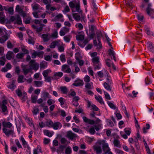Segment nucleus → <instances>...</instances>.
Here are the masks:
<instances>
[{
	"mask_svg": "<svg viewBox=\"0 0 154 154\" xmlns=\"http://www.w3.org/2000/svg\"><path fill=\"white\" fill-rule=\"evenodd\" d=\"M96 34L97 39L98 42V45L97 44V40L96 39L93 40V43L95 46L97 47V48L98 49H100L102 48V45L100 41V38L102 36V34L101 32L100 31L97 32Z\"/></svg>",
	"mask_w": 154,
	"mask_h": 154,
	"instance_id": "nucleus-1",
	"label": "nucleus"
},
{
	"mask_svg": "<svg viewBox=\"0 0 154 154\" xmlns=\"http://www.w3.org/2000/svg\"><path fill=\"white\" fill-rule=\"evenodd\" d=\"M97 143L99 145H102L103 149L104 152V154H107L110 151L108 144L105 143L104 140H98L97 142Z\"/></svg>",
	"mask_w": 154,
	"mask_h": 154,
	"instance_id": "nucleus-2",
	"label": "nucleus"
},
{
	"mask_svg": "<svg viewBox=\"0 0 154 154\" xmlns=\"http://www.w3.org/2000/svg\"><path fill=\"white\" fill-rule=\"evenodd\" d=\"M151 4L149 3L146 11L147 14L151 17L152 18H154V10L151 8Z\"/></svg>",
	"mask_w": 154,
	"mask_h": 154,
	"instance_id": "nucleus-3",
	"label": "nucleus"
},
{
	"mask_svg": "<svg viewBox=\"0 0 154 154\" xmlns=\"http://www.w3.org/2000/svg\"><path fill=\"white\" fill-rule=\"evenodd\" d=\"M29 67L31 69H32L36 71L38 69L39 64L35 62V60H31L29 62Z\"/></svg>",
	"mask_w": 154,
	"mask_h": 154,
	"instance_id": "nucleus-4",
	"label": "nucleus"
},
{
	"mask_svg": "<svg viewBox=\"0 0 154 154\" xmlns=\"http://www.w3.org/2000/svg\"><path fill=\"white\" fill-rule=\"evenodd\" d=\"M45 25L43 24H41L40 25H32V27L35 29L37 32H41L43 29V27L45 26Z\"/></svg>",
	"mask_w": 154,
	"mask_h": 154,
	"instance_id": "nucleus-5",
	"label": "nucleus"
},
{
	"mask_svg": "<svg viewBox=\"0 0 154 154\" xmlns=\"http://www.w3.org/2000/svg\"><path fill=\"white\" fill-rule=\"evenodd\" d=\"M100 145L98 144L97 143L96 145L93 146L94 149L96 151L97 154H101L102 152Z\"/></svg>",
	"mask_w": 154,
	"mask_h": 154,
	"instance_id": "nucleus-6",
	"label": "nucleus"
},
{
	"mask_svg": "<svg viewBox=\"0 0 154 154\" xmlns=\"http://www.w3.org/2000/svg\"><path fill=\"white\" fill-rule=\"evenodd\" d=\"M62 70L63 72L67 73H70L71 72V69L69 66L66 64L62 66Z\"/></svg>",
	"mask_w": 154,
	"mask_h": 154,
	"instance_id": "nucleus-7",
	"label": "nucleus"
},
{
	"mask_svg": "<svg viewBox=\"0 0 154 154\" xmlns=\"http://www.w3.org/2000/svg\"><path fill=\"white\" fill-rule=\"evenodd\" d=\"M3 132L8 137L11 135H13L14 134L13 130L8 129L5 128H3Z\"/></svg>",
	"mask_w": 154,
	"mask_h": 154,
	"instance_id": "nucleus-8",
	"label": "nucleus"
},
{
	"mask_svg": "<svg viewBox=\"0 0 154 154\" xmlns=\"http://www.w3.org/2000/svg\"><path fill=\"white\" fill-rule=\"evenodd\" d=\"M76 136V135L72 133L71 131H68L67 133V137L72 140H73Z\"/></svg>",
	"mask_w": 154,
	"mask_h": 154,
	"instance_id": "nucleus-9",
	"label": "nucleus"
},
{
	"mask_svg": "<svg viewBox=\"0 0 154 154\" xmlns=\"http://www.w3.org/2000/svg\"><path fill=\"white\" fill-rule=\"evenodd\" d=\"M26 66L24 65L22 66V70L23 72V73L24 75H26L31 70V69L30 68H26Z\"/></svg>",
	"mask_w": 154,
	"mask_h": 154,
	"instance_id": "nucleus-10",
	"label": "nucleus"
},
{
	"mask_svg": "<svg viewBox=\"0 0 154 154\" xmlns=\"http://www.w3.org/2000/svg\"><path fill=\"white\" fill-rule=\"evenodd\" d=\"M75 83L73 84L72 85L75 86H81L83 85L84 84L83 81L81 80H79L78 81H75Z\"/></svg>",
	"mask_w": 154,
	"mask_h": 154,
	"instance_id": "nucleus-11",
	"label": "nucleus"
},
{
	"mask_svg": "<svg viewBox=\"0 0 154 154\" xmlns=\"http://www.w3.org/2000/svg\"><path fill=\"white\" fill-rule=\"evenodd\" d=\"M75 11H74V12L76 11L77 12L79 13H82V11L80 8V4L79 3H76L75 6Z\"/></svg>",
	"mask_w": 154,
	"mask_h": 154,
	"instance_id": "nucleus-12",
	"label": "nucleus"
},
{
	"mask_svg": "<svg viewBox=\"0 0 154 154\" xmlns=\"http://www.w3.org/2000/svg\"><path fill=\"white\" fill-rule=\"evenodd\" d=\"M147 48L149 49L151 51L153 52L154 51V46L153 45L152 43L150 42H147L146 44Z\"/></svg>",
	"mask_w": 154,
	"mask_h": 154,
	"instance_id": "nucleus-13",
	"label": "nucleus"
},
{
	"mask_svg": "<svg viewBox=\"0 0 154 154\" xmlns=\"http://www.w3.org/2000/svg\"><path fill=\"white\" fill-rule=\"evenodd\" d=\"M49 95V94L48 92L45 91L42 93L41 97L45 101L46 99L48 97Z\"/></svg>",
	"mask_w": 154,
	"mask_h": 154,
	"instance_id": "nucleus-14",
	"label": "nucleus"
},
{
	"mask_svg": "<svg viewBox=\"0 0 154 154\" xmlns=\"http://www.w3.org/2000/svg\"><path fill=\"white\" fill-rule=\"evenodd\" d=\"M63 75V73L61 72H57L54 74V79H58L60 77H62Z\"/></svg>",
	"mask_w": 154,
	"mask_h": 154,
	"instance_id": "nucleus-15",
	"label": "nucleus"
},
{
	"mask_svg": "<svg viewBox=\"0 0 154 154\" xmlns=\"http://www.w3.org/2000/svg\"><path fill=\"white\" fill-rule=\"evenodd\" d=\"M20 140L22 142V144L24 148H26L28 146H29L22 136L20 137Z\"/></svg>",
	"mask_w": 154,
	"mask_h": 154,
	"instance_id": "nucleus-16",
	"label": "nucleus"
},
{
	"mask_svg": "<svg viewBox=\"0 0 154 154\" xmlns=\"http://www.w3.org/2000/svg\"><path fill=\"white\" fill-rule=\"evenodd\" d=\"M45 126L49 128H51L53 127V122L51 120H48L45 122Z\"/></svg>",
	"mask_w": 154,
	"mask_h": 154,
	"instance_id": "nucleus-17",
	"label": "nucleus"
},
{
	"mask_svg": "<svg viewBox=\"0 0 154 154\" xmlns=\"http://www.w3.org/2000/svg\"><path fill=\"white\" fill-rule=\"evenodd\" d=\"M92 61L93 63V65L97 64L100 63L99 58L98 57L92 58Z\"/></svg>",
	"mask_w": 154,
	"mask_h": 154,
	"instance_id": "nucleus-18",
	"label": "nucleus"
},
{
	"mask_svg": "<svg viewBox=\"0 0 154 154\" xmlns=\"http://www.w3.org/2000/svg\"><path fill=\"white\" fill-rule=\"evenodd\" d=\"M2 125L4 128L7 127L10 128L12 126L11 124L9 122H6L5 121L3 122Z\"/></svg>",
	"mask_w": 154,
	"mask_h": 154,
	"instance_id": "nucleus-19",
	"label": "nucleus"
},
{
	"mask_svg": "<svg viewBox=\"0 0 154 154\" xmlns=\"http://www.w3.org/2000/svg\"><path fill=\"white\" fill-rule=\"evenodd\" d=\"M95 98L96 100L98 101L100 104H104L103 99L101 96H99V97H98L96 95H95Z\"/></svg>",
	"mask_w": 154,
	"mask_h": 154,
	"instance_id": "nucleus-20",
	"label": "nucleus"
},
{
	"mask_svg": "<svg viewBox=\"0 0 154 154\" xmlns=\"http://www.w3.org/2000/svg\"><path fill=\"white\" fill-rule=\"evenodd\" d=\"M23 79L26 80V79L24 78V76L23 75H21L18 76L17 81L18 83H23L24 82Z\"/></svg>",
	"mask_w": 154,
	"mask_h": 154,
	"instance_id": "nucleus-21",
	"label": "nucleus"
},
{
	"mask_svg": "<svg viewBox=\"0 0 154 154\" xmlns=\"http://www.w3.org/2000/svg\"><path fill=\"white\" fill-rule=\"evenodd\" d=\"M72 16L74 19L76 21H79L81 19V17L77 13H73Z\"/></svg>",
	"mask_w": 154,
	"mask_h": 154,
	"instance_id": "nucleus-22",
	"label": "nucleus"
},
{
	"mask_svg": "<svg viewBox=\"0 0 154 154\" xmlns=\"http://www.w3.org/2000/svg\"><path fill=\"white\" fill-rule=\"evenodd\" d=\"M42 38L45 42H48L50 40L48 35L47 34H42Z\"/></svg>",
	"mask_w": 154,
	"mask_h": 154,
	"instance_id": "nucleus-23",
	"label": "nucleus"
},
{
	"mask_svg": "<svg viewBox=\"0 0 154 154\" xmlns=\"http://www.w3.org/2000/svg\"><path fill=\"white\" fill-rule=\"evenodd\" d=\"M33 10L34 11H36L38 10L39 8V5L36 3H34L32 5Z\"/></svg>",
	"mask_w": 154,
	"mask_h": 154,
	"instance_id": "nucleus-24",
	"label": "nucleus"
},
{
	"mask_svg": "<svg viewBox=\"0 0 154 154\" xmlns=\"http://www.w3.org/2000/svg\"><path fill=\"white\" fill-rule=\"evenodd\" d=\"M8 37L7 35L3 36L1 38H0V43H4L8 39Z\"/></svg>",
	"mask_w": 154,
	"mask_h": 154,
	"instance_id": "nucleus-25",
	"label": "nucleus"
},
{
	"mask_svg": "<svg viewBox=\"0 0 154 154\" xmlns=\"http://www.w3.org/2000/svg\"><path fill=\"white\" fill-rule=\"evenodd\" d=\"M59 44V42L57 41H54L53 42L51 43L50 45V47L52 48H55V46Z\"/></svg>",
	"mask_w": 154,
	"mask_h": 154,
	"instance_id": "nucleus-26",
	"label": "nucleus"
},
{
	"mask_svg": "<svg viewBox=\"0 0 154 154\" xmlns=\"http://www.w3.org/2000/svg\"><path fill=\"white\" fill-rule=\"evenodd\" d=\"M34 82L35 85L37 87H40L42 85L43 82L37 81H34Z\"/></svg>",
	"mask_w": 154,
	"mask_h": 154,
	"instance_id": "nucleus-27",
	"label": "nucleus"
},
{
	"mask_svg": "<svg viewBox=\"0 0 154 154\" xmlns=\"http://www.w3.org/2000/svg\"><path fill=\"white\" fill-rule=\"evenodd\" d=\"M144 28L148 35H151L152 32L150 31V29L146 25H145L144 26Z\"/></svg>",
	"mask_w": 154,
	"mask_h": 154,
	"instance_id": "nucleus-28",
	"label": "nucleus"
},
{
	"mask_svg": "<svg viewBox=\"0 0 154 154\" xmlns=\"http://www.w3.org/2000/svg\"><path fill=\"white\" fill-rule=\"evenodd\" d=\"M16 23L18 24H21L22 23L21 19L20 16L18 15H16Z\"/></svg>",
	"mask_w": 154,
	"mask_h": 154,
	"instance_id": "nucleus-29",
	"label": "nucleus"
},
{
	"mask_svg": "<svg viewBox=\"0 0 154 154\" xmlns=\"http://www.w3.org/2000/svg\"><path fill=\"white\" fill-rule=\"evenodd\" d=\"M71 36L69 35H67L64 36L63 37L64 40L66 42H70Z\"/></svg>",
	"mask_w": 154,
	"mask_h": 154,
	"instance_id": "nucleus-30",
	"label": "nucleus"
},
{
	"mask_svg": "<svg viewBox=\"0 0 154 154\" xmlns=\"http://www.w3.org/2000/svg\"><path fill=\"white\" fill-rule=\"evenodd\" d=\"M113 143L115 146L118 147H120V142L117 139H115L114 140Z\"/></svg>",
	"mask_w": 154,
	"mask_h": 154,
	"instance_id": "nucleus-31",
	"label": "nucleus"
},
{
	"mask_svg": "<svg viewBox=\"0 0 154 154\" xmlns=\"http://www.w3.org/2000/svg\"><path fill=\"white\" fill-rule=\"evenodd\" d=\"M110 84H108L106 82H104L103 83V86L108 91H111L110 87L109 85Z\"/></svg>",
	"mask_w": 154,
	"mask_h": 154,
	"instance_id": "nucleus-32",
	"label": "nucleus"
},
{
	"mask_svg": "<svg viewBox=\"0 0 154 154\" xmlns=\"http://www.w3.org/2000/svg\"><path fill=\"white\" fill-rule=\"evenodd\" d=\"M5 57H2L0 58V65L4 66L5 64Z\"/></svg>",
	"mask_w": 154,
	"mask_h": 154,
	"instance_id": "nucleus-33",
	"label": "nucleus"
},
{
	"mask_svg": "<svg viewBox=\"0 0 154 154\" xmlns=\"http://www.w3.org/2000/svg\"><path fill=\"white\" fill-rule=\"evenodd\" d=\"M60 123L59 122H56L54 123H53V127L54 129L57 130L59 128V126Z\"/></svg>",
	"mask_w": 154,
	"mask_h": 154,
	"instance_id": "nucleus-34",
	"label": "nucleus"
},
{
	"mask_svg": "<svg viewBox=\"0 0 154 154\" xmlns=\"http://www.w3.org/2000/svg\"><path fill=\"white\" fill-rule=\"evenodd\" d=\"M69 7L71 8L72 10V12H74L75 11L74 9H75V5L72 2H70L69 3Z\"/></svg>",
	"mask_w": 154,
	"mask_h": 154,
	"instance_id": "nucleus-35",
	"label": "nucleus"
},
{
	"mask_svg": "<svg viewBox=\"0 0 154 154\" xmlns=\"http://www.w3.org/2000/svg\"><path fill=\"white\" fill-rule=\"evenodd\" d=\"M76 38L77 40L82 41L84 38V36L82 35H77L76 36Z\"/></svg>",
	"mask_w": 154,
	"mask_h": 154,
	"instance_id": "nucleus-36",
	"label": "nucleus"
},
{
	"mask_svg": "<svg viewBox=\"0 0 154 154\" xmlns=\"http://www.w3.org/2000/svg\"><path fill=\"white\" fill-rule=\"evenodd\" d=\"M16 86L14 85V82L13 81L12 82V83L9 85L8 88L11 89L12 91H13L16 88Z\"/></svg>",
	"mask_w": 154,
	"mask_h": 154,
	"instance_id": "nucleus-37",
	"label": "nucleus"
},
{
	"mask_svg": "<svg viewBox=\"0 0 154 154\" xmlns=\"http://www.w3.org/2000/svg\"><path fill=\"white\" fill-rule=\"evenodd\" d=\"M38 96L36 95H32L31 97L32 102L33 103H35L36 102Z\"/></svg>",
	"mask_w": 154,
	"mask_h": 154,
	"instance_id": "nucleus-38",
	"label": "nucleus"
},
{
	"mask_svg": "<svg viewBox=\"0 0 154 154\" xmlns=\"http://www.w3.org/2000/svg\"><path fill=\"white\" fill-rule=\"evenodd\" d=\"M12 52L9 51L6 55V58L8 60H10L12 58Z\"/></svg>",
	"mask_w": 154,
	"mask_h": 154,
	"instance_id": "nucleus-39",
	"label": "nucleus"
},
{
	"mask_svg": "<svg viewBox=\"0 0 154 154\" xmlns=\"http://www.w3.org/2000/svg\"><path fill=\"white\" fill-rule=\"evenodd\" d=\"M72 152V149L69 146L67 147L65 149V153L66 154H71Z\"/></svg>",
	"mask_w": 154,
	"mask_h": 154,
	"instance_id": "nucleus-40",
	"label": "nucleus"
},
{
	"mask_svg": "<svg viewBox=\"0 0 154 154\" xmlns=\"http://www.w3.org/2000/svg\"><path fill=\"white\" fill-rule=\"evenodd\" d=\"M47 66V63L44 61L40 63V67L41 68L44 69Z\"/></svg>",
	"mask_w": 154,
	"mask_h": 154,
	"instance_id": "nucleus-41",
	"label": "nucleus"
},
{
	"mask_svg": "<svg viewBox=\"0 0 154 154\" xmlns=\"http://www.w3.org/2000/svg\"><path fill=\"white\" fill-rule=\"evenodd\" d=\"M60 89L63 94H66L68 92L67 89L66 87H61Z\"/></svg>",
	"mask_w": 154,
	"mask_h": 154,
	"instance_id": "nucleus-42",
	"label": "nucleus"
},
{
	"mask_svg": "<svg viewBox=\"0 0 154 154\" xmlns=\"http://www.w3.org/2000/svg\"><path fill=\"white\" fill-rule=\"evenodd\" d=\"M44 134L47 136L51 137L52 136V134L48 130H45L44 131Z\"/></svg>",
	"mask_w": 154,
	"mask_h": 154,
	"instance_id": "nucleus-43",
	"label": "nucleus"
},
{
	"mask_svg": "<svg viewBox=\"0 0 154 154\" xmlns=\"http://www.w3.org/2000/svg\"><path fill=\"white\" fill-rule=\"evenodd\" d=\"M109 106L112 109H116V106L112 103L108 101L107 102Z\"/></svg>",
	"mask_w": 154,
	"mask_h": 154,
	"instance_id": "nucleus-44",
	"label": "nucleus"
},
{
	"mask_svg": "<svg viewBox=\"0 0 154 154\" xmlns=\"http://www.w3.org/2000/svg\"><path fill=\"white\" fill-rule=\"evenodd\" d=\"M16 11L17 12H18L19 13H20L23 11L21 8L20 6L19 5H17L15 9Z\"/></svg>",
	"mask_w": 154,
	"mask_h": 154,
	"instance_id": "nucleus-45",
	"label": "nucleus"
},
{
	"mask_svg": "<svg viewBox=\"0 0 154 154\" xmlns=\"http://www.w3.org/2000/svg\"><path fill=\"white\" fill-rule=\"evenodd\" d=\"M26 121L27 123L30 125L31 126L32 125L34 126L33 124L32 123V119L30 118H28L26 119Z\"/></svg>",
	"mask_w": 154,
	"mask_h": 154,
	"instance_id": "nucleus-46",
	"label": "nucleus"
},
{
	"mask_svg": "<svg viewBox=\"0 0 154 154\" xmlns=\"http://www.w3.org/2000/svg\"><path fill=\"white\" fill-rule=\"evenodd\" d=\"M93 65L95 70L99 69L100 68L101 63H100L97 64H94Z\"/></svg>",
	"mask_w": 154,
	"mask_h": 154,
	"instance_id": "nucleus-47",
	"label": "nucleus"
},
{
	"mask_svg": "<svg viewBox=\"0 0 154 154\" xmlns=\"http://www.w3.org/2000/svg\"><path fill=\"white\" fill-rule=\"evenodd\" d=\"M54 79V76L51 77V76H48L47 77L45 78V81H47V82H51V79Z\"/></svg>",
	"mask_w": 154,
	"mask_h": 154,
	"instance_id": "nucleus-48",
	"label": "nucleus"
},
{
	"mask_svg": "<svg viewBox=\"0 0 154 154\" xmlns=\"http://www.w3.org/2000/svg\"><path fill=\"white\" fill-rule=\"evenodd\" d=\"M59 102L60 103L61 106L64 104L65 102V100L63 97H60L58 100Z\"/></svg>",
	"mask_w": 154,
	"mask_h": 154,
	"instance_id": "nucleus-49",
	"label": "nucleus"
},
{
	"mask_svg": "<svg viewBox=\"0 0 154 154\" xmlns=\"http://www.w3.org/2000/svg\"><path fill=\"white\" fill-rule=\"evenodd\" d=\"M24 55V54L23 53H18L16 55V57L18 59H20L23 57Z\"/></svg>",
	"mask_w": 154,
	"mask_h": 154,
	"instance_id": "nucleus-50",
	"label": "nucleus"
},
{
	"mask_svg": "<svg viewBox=\"0 0 154 154\" xmlns=\"http://www.w3.org/2000/svg\"><path fill=\"white\" fill-rule=\"evenodd\" d=\"M130 129L128 128H125L124 129L125 132V134H127V135H129L131 134V131L130 130H129Z\"/></svg>",
	"mask_w": 154,
	"mask_h": 154,
	"instance_id": "nucleus-51",
	"label": "nucleus"
},
{
	"mask_svg": "<svg viewBox=\"0 0 154 154\" xmlns=\"http://www.w3.org/2000/svg\"><path fill=\"white\" fill-rule=\"evenodd\" d=\"M41 1L45 5L51 4V0H41Z\"/></svg>",
	"mask_w": 154,
	"mask_h": 154,
	"instance_id": "nucleus-52",
	"label": "nucleus"
},
{
	"mask_svg": "<svg viewBox=\"0 0 154 154\" xmlns=\"http://www.w3.org/2000/svg\"><path fill=\"white\" fill-rule=\"evenodd\" d=\"M89 74L92 76L94 75V72L91 67H89L88 69Z\"/></svg>",
	"mask_w": 154,
	"mask_h": 154,
	"instance_id": "nucleus-53",
	"label": "nucleus"
},
{
	"mask_svg": "<svg viewBox=\"0 0 154 154\" xmlns=\"http://www.w3.org/2000/svg\"><path fill=\"white\" fill-rule=\"evenodd\" d=\"M84 81L86 82H89L90 80V77L88 75H86L84 79Z\"/></svg>",
	"mask_w": 154,
	"mask_h": 154,
	"instance_id": "nucleus-54",
	"label": "nucleus"
},
{
	"mask_svg": "<svg viewBox=\"0 0 154 154\" xmlns=\"http://www.w3.org/2000/svg\"><path fill=\"white\" fill-rule=\"evenodd\" d=\"M109 54L110 56H112V57L115 55V53L114 52V51L111 50V49H109Z\"/></svg>",
	"mask_w": 154,
	"mask_h": 154,
	"instance_id": "nucleus-55",
	"label": "nucleus"
},
{
	"mask_svg": "<svg viewBox=\"0 0 154 154\" xmlns=\"http://www.w3.org/2000/svg\"><path fill=\"white\" fill-rule=\"evenodd\" d=\"M115 152L116 153L119 154H124L123 151L118 149H115Z\"/></svg>",
	"mask_w": 154,
	"mask_h": 154,
	"instance_id": "nucleus-56",
	"label": "nucleus"
},
{
	"mask_svg": "<svg viewBox=\"0 0 154 154\" xmlns=\"http://www.w3.org/2000/svg\"><path fill=\"white\" fill-rule=\"evenodd\" d=\"M85 87L88 89H90L92 88L91 85L89 83H88L85 84Z\"/></svg>",
	"mask_w": 154,
	"mask_h": 154,
	"instance_id": "nucleus-57",
	"label": "nucleus"
},
{
	"mask_svg": "<svg viewBox=\"0 0 154 154\" xmlns=\"http://www.w3.org/2000/svg\"><path fill=\"white\" fill-rule=\"evenodd\" d=\"M144 18V16L143 15L141 14H138L137 15V18L138 20L140 21H142Z\"/></svg>",
	"mask_w": 154,
	"mask_h": 154,
	"instance_id": "nucleus-58",
	"label": "nucleus"
},
{
	"mask_svg": "<svg viewBox=\"0 0 154 154\" xmlns=\"http://www.w3.org/2000/svg\"><path fill=\"white\" fill-rule=\"evenodd\" d=\"M149 3H148V2H143L142 4V5L140 6V7L142 8L143 9L144 8V7L147 5L148 6V5ZM148 6H147V7Z\"/></svg>",
	"mask_w": 154,
	"mask_h": 154,
	"instance_id": "nucleus-59",
	"label": "nucleus"
},
{
	"mask_svg": "<svg viewBox=\"0 0 154 154\" xmlns=\"http://www.w3.org/2000/svg\"><path fill=\"white\" fill-rule=\"evenodd\" d=\"M16 92L18 96L20 97L23 95L21 92L20 89H18L17 90Z\"/></svg>",
	"mask_w": 154,
	"mask_h": 154,
	"instance_id": "nucleus-60",
	"label": "nucleus"
},
{
	"mask_svg": "<svg viewBox=\"0 0 154 154\" xmlns=\"http://www.w3.org/2000/svg\"><path fill=\"white\" fill-rule=\"evenodd\" d=\"M15 142L17 146L19 148H22V146L21 144H20V143H19L18 140H15Z\"/></svg>",
	"mask_w": 154,
	"mask_h": 154,
	"instance_id": "nucleus-61",
	"label": "nucleus"
},
{
	"mask_svg": "<svg viewBox=\"0 0 154 154\" xmlns=\"http://www.w3.org/2000/svg\"><path fill=\"white\" fill-rule=\"evenodd\" d=\"M60 60L62 62H64L66 61L65 56L63 54H61L60 56Z\"/></svg>",
	"mask_w": 154,
	"mask_h": 154,
	"instance_id": "nucleus-62",
	"label": "nucleus"
},
{
	"mask_svg": "<svg viewBox=\"0 0 154 154\" xmlns=\"http://www.w3.org/2000/svg\"><path fill=\"white\" fill-rule=\"evenodd\" d=\"M89 132L91 134H94L95 132L94 128H91L89 129Z\"/></svg>",
	"mask_w": 154,
	"mask_h": 154,
	"instance_id": "nucleus-63",
	"label": "nucleus"
},
{
	"mask_svg": "<svg viewBox=\"0 0 154 154\" xmlns=\"http://www.w3.org/2000/svg\"><path fill=\"white\" fill-rule=\"evenodd\" d=\"M44 55V53L42 51L41 52H37V56L40 58L43 57Z\"/></svg>",
	"mask_w": 154,
	"mask_h": 154,
	"instance_id": "nucleus-64",
	"label": "nucleus"
}]
</instances>
